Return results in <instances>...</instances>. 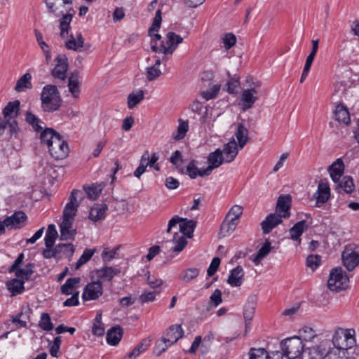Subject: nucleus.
Listing matches in <instances>:
<instances>
[{
    "label": "nucleus",
    "instance_id": "e433bc0d",
    "mask_svg": "<svg viewBox=\"0 0 359 359\" xmlns=\"http://www.w3.org/2000/svg\"><path fill=\"white\" fill-rule=\"evenodd\" d=\"M335 118L339 122L348 125L351 122L349 112L347 108L343 104H338L335 110Z\"/></svg>",
    "mask_w": 359,
    "mask_h": 359
},
{
    "label": "nucleus",
    "instance_id": "338daca9",
    "mask_svg": "<svg viewBox=\"0 0 359 359\" xmlns=\"http://www.w3.org/2000/svg\"><path fill=\"white\" fill-rule=\"evenodd\" d=\"M221 260L219 257H214L207 270V275L208 277L212 276L218 270Z\"/></svg>",
    "mask_w": 359,
    "mask_h": 359
},
{
    "label": "nucleus",
    "instance_id": "680f3d73",
    "mask_svg": "<svg viewBox=\"0 0 359 359\" xmlns=\"http://www.w3.org/2000/svg\"><path fill=\"white\" fill-rule=\"evenodd\" d=\"M321 257L317 255H311L306 258V266L314 271L320 263Z\"/></svg>",
    "mask_w": 359,
    "mask_h": 359
},
{
    "label": "nucleus",
    "instance_id": "052dcab7",
    "mask_svg": "<svg viewBox=\"0 0 359 359\" xmlns=\"http://www.w3.org/2000/svg\"><path fill=\"white\" fill-rule=\"evenodd\" d=\"M200 271L196 268H189L184 271V276L182 277V279L189 283L191 280L196 278L199 275Z\"/></svg>",
    "mask_w": 359,
    "mask_h": 359
},
{
    "label": "nucleus",
    "instance_id": "1a4fd4ad",
    "mask_svg": "<svg viewBox=\"0 0 359 359\" xmlns=\"http://www.w3.org/2000/svg\"><path fill=\"white\" fill-rule=\"evenodd\" d=\"M103 294L102 283L98 280L88 283L84 287L82 294L83 301L96 300Z\"/></svg>",
    "mask_w": 359,
    "mask_h": 359
},
{
    "label": "nucleus",
    "instance_id": "9b49d317",
    "mask_svg": "<svg viewBox=\"0 0 359 359\" xmlns=\"http://www.w3.org/2000/svg\"><path fill=\"white\" fill-rule=\"evenodd\" d=\"M182 41V37L175 32H170L166 34V46L162 43L160 46V52L164 54H172Z\"/></svg>",
    "mask_w": 359,
    "mask_h": 359
},
{
    "label": "nucleus",
    "instance_id": "3c124183",
    "mask_svg": "<svg viewBox=\"0 0 359 359\" xmlns=\"http://www.w3.org/2000/svg\"><path fill=\"white\" fill-rule=\"evenodd\" d=\"M189 130V123L187 121L179 120V126L177 127V134L173 135L175 140H182Z\"/></svg>",
    "mask_w": 359,
    "mask_h": 359
},
{
    "label": "nucleus",
    "instance_id": "4c0bfd02",
    "mask_svg": "<svg viewBox=\"0 0 359 359\" xmlns=\"http://www.w3.org/2000/svg\"><path fill=\"white\" fill-rule=\"evenodd\" d=\"M150 346V341L147 339L142 340L140 344H138L132 351L128 353L123 359H135L141 353L146 351L148 347Z\"/></svg>",
    "mask_w": 359,
    "mask_h": 359
},
{
    "label": "nucleus",
    "instance_id": "39448f33",
    "mask_svg": "<svg viewBox=\"0 0 359 359\" xmlns=\"http://www.w3.org/2000/svg\"><path fill=\"white\" fill-rule=\"evenodd\" d=\"M331 341L323 339L320 344L304 349L302 359H324L325 355L331 350Z\"/></svg>",
    "mask_w": 359,
    "mask_h": 359
},
{
    "label": "nucleus",
    "instance_id": "7ed1b4c3",
    "mask_svg": "<svg viewBox=\"0 0 359 359\" xmlns=\"http://www.w3.org/2000/svg\"><path fill=\"white\" fill-rule=\"evenodd\" d=\"M281 349L288 359H295L304 352L302 340L299 337H293L283 340Z\"/></svg>",
    "mask_w": 359,
    "mask_h": 359
},
{
    "label": "nucleus",
    "instance_id": "ddd939ff",
    "mask_svg": "<svg viewBox=\"0 0 359 359\" xmlns=\"http://www.w3.org/2000/svg\"><path fill=\"white\" fill-rule=\"evenodd\" d=\"M27 215L22 211L14 212L11 216L4 219V224L7 228L19 229L22 226L27 220Z\"/></svg>",
    "mask_w": 359,
    "mask_h": 359
},
{
    "label": "nucleus",
    "instance_id": "de8ad7c7",
    "mask_svg": "<svg viewBox=\"0 0 359 359\" xmlns=\"http://www.w3.org/2000/svg\"><path fill=\"white\" fill-rule=\"evenodd\" d=\"M104 185L102 184H92L89 187H83L85 193L90 200H95L98 198L103 189Z\"/></svg>",
    "mask_w": 359,
    "mask_h": 359
},
{
    "label": "nucleus",
    "instance_id": "58836bf2",
    "mask_svg": "<svg viewBox=\"0 0 359 359\" xmlns=\"http://www.w3.org/2000/svg\"><path fill=\"white\" fill-rule=\"evenodd\" d=\"M58 133L51 128H46L40 134V140L41 144H46L47 147L52 146L53 140Z\"/></svg>",
    "mask_w": 359,
    "mask_h": 359
},
{
    "label": "nucleus",
    "instance_id": "864d4df0",
    "mask_svg": "<svg viewBox=\"0 0 359 359\" xmlns=\"http://www.w3.org/2000/svg\"><path fill=\"white\" fill-rule=\"evenodd\" d=\"M6 129H8V133L11 137L16 138L20 131V128L16 119L4 121Z\"/></svg>",
    "mask_w": 359,
    "mask_h": 359
},
{
    "label": "nucleus",
    "instance_id": "0eeeda50",
    "mask_svg": "<svg viewBox=\"0 0 359 359\" xmlns=\"http://www.w3.org/2000/svg\"><path fill=\"white\" fill-rule=\"evenodd\" d=\"M261 86L260 82L257 81L252 83L250 85V88L245 89L241 93V105L243 111H246L252 107L255 102L258 100L257 88Z\"/></svg>",
    "mask_w": 359,
    "mask_h": 359
},
{
    "label": "nucleus",
    "instance_id": "72a5a7b5",
    "mask_svg": "<svg viewBox=\"0 0 359 359\" xmlns=\"http://www.w3.org/2000/svg\"><path fill=\"white\" fill-rule=\"evenodd\" d=\"M80 82L79 81L78 72L72 73L69 77L68 87L72 96L75 98L79 97L80 93L79 89Z\"/></svg>",
    "mask_w": 359,
    "mask_h": 359
},
{
    "label": "nucleus",
    "instance_id": "4d7b16f0",
    "mask_svg": "<svg viewBox=\"0 0 359 359\" xmlns=\"http://www.w3.org/2000/svg\"><path fill=\"white\" fill-rule=\"evenodd\" d=\"M39 325L45 331H50L53 330V325L51 323L50 317L48 313H43L41 314Z\"/></svg>",
    "mask_w": 359,
    "mask_h": 359
},
{
    "label": "nucleus",
    "instance_id": "5fc2aeb1",
    "mask_svg": "<svg viewBox=\"0 0 359 359\" xmlns=\"http://www.w3.org/2000/svg\"><path fill=\"white\" fill-rule=\"evenodd\" d=\"M95 252V249H85L82 255L76 263V269H79L82 265L88 262L91 259Z\"/></svg>",
    "mask_w": 359,
    "mask_h": 359
},
{
    "label": "nucleus",
    "instance_id": "7c9ffc66",
    "mask_svg": "<svg viewBox=\"0 0 359 359\" xmlns=\"http://www.w3.org/2000/svg\"><path fill=\"white\" fill-rule=\"evenodd\" d=\"M25 121L30 125L34 131L41 132L43 131L44 122L39 119L36 115L32 114L31 111H27L25 114Z\"/></svg>",
    "mask_w": 359,
    "mask_h": 359
},
{
    "label": "nucleus",
    "instance_id": "dca6fc26",
    "mask_svg": "<svg viewBox=\"0 0 359 359\" xmlns=\"http://www.w3.org/2000/svg\"><path fill=\"white\" fill-rule=\"evenodd\" d=\"M184 331L180 325H173L164 332L163 337L170 344L176 343L183 337Z\"/></svg>",
    "mask_w": 359,
    "mask_h": 359
},
{
    "label": "nucleus",
    "instance_id": "f3484780",
    "mask_svg": "<svg viewBox=\"0 0 359 359\" xmlns=\"http://www.w3.org/2000/svg\"><path fill=\"white\" fill-rule=\"evenodd\" d=\"M291 196L290 195L280 196L278 197L276 208V213L281 215L283 218L289 217L290 213Z\"/></svg>",
    "mask_w": 359,
    "mask_h": 359
},
{
    "label": "nucleus",
    "instance_id": "603ef678",
    "mask_svg": "<svg viewBox=\"0 0 359 359\" xmlns=\"http://www.w3.org/2000/svg\"><path fill=\"white\" fill-rule=\"evenodd\" d=\"M171 345L163 337L157 340L154 348V353L159 356L164 353Z\"/></svg>",
    "mask_w": 359,
    "mask_h": 359
},
{
    "label": "nucleus",
    "instance_id": "8fccbe9b",
    "mask_svg": "<svg viewBox=\"0 0 359 359\" xmlns=\"http://www.w3.org/2000/svg\"><path fill=\"white\" fill-rule=\"evenodd\" d=\"M144 99V92L140 90L136 93H130L127 98L128 107L129 109L134 108Z\"/></svg>",
    "mask_w": 359,
    "mask_h": 359
},
{
    "label": "nucleus",
    "instance_id": "6ab92c4d",
    "mask_svg": "<svg viewBox=\"0 0 359 359\" xmlns=\"http://www.w3.org/2000/svg\"><path fill=\"white\" fill-rule=\"evenodd\" d=\"M333 182L337 183L343 177L344 172V163L341 158H337L327 168Z\"/></svg>",
    "mask_w": 359,
    "mask_h": 359
},
{
    "label": "nucleus",
    "instance_id": "bb28decb",
    "mask_svg": "<svg viewBox=\"0 0 359 359\" xmlns=\"http://www.w3.org/2000/svg\"><path fill=\"white\" fill-rule=\"evenodd\" d=\"M243 268L241 266H238L231 271L227 283L233 287H238L243 283Z\"/></svg>",
    "mask_w": 359,
    "mask_h": 359
},
{
    "label": "nucleus",
    "instance_id": "a18cd8bd",
    "mask_svg": "<svg viewBox=\"0 0 359 359\" xmlns=\"http://www.w3.org/2000/svg\"><path fill=\"white\" fill-rule=\"evenodd\" d=\"M272 249L271 244L269 240H266L262 247L259 250L257 254L252 259L253 262L258 265L261 260L266 257Z\"/></svg>",
    "mask_w": 359,
    "mask_h": 359
},
{
    "label": "nucleus",
    "instance_id": "412c9836",
    "mask_svg": "<svg viewBox=\"0 0 359 359\" xmlns=\"http://www.w3.org/2000/svg\"><path fill=\"white\" fill-rule=\"evenodd\" d=\"M337 183V185L336 187V191L339 194H341L342 192L351 194L355 191V184L351 176L346 175L341 177V179H340Z\"/></svg>",
    "mask_w": 359,
    "mask_h": 359
},
{
    "label": "nucleus",
    "instance_id": "09e8293b",
    "mask_svg": "<svg viewBox=\"0 0 359 359\" xmlns=\"http://www.w3.org/2000/svg\"><path fill=\"white\" fill-rule=\"evenodd\" d=\"M65 247L64 245H57L55 248L49 247L42 251V255L45 259L61 257L60 248Z\"/></svg>",
    "mask_w": 359,
    "mask_h": 359
},
{
    "label": "nucleus",
    "instance_id": "c03bdc74",
    "mask_svg": "<svg viewBox=\"0 0 359 359\" xmlns=\"http://www.w3.org/2000/svg\"><path fill=\"white\" fill-rule=\"evenodd\" d=\"M57 236L55 226L54 224H49L44 238L46 247H54L55 241Z\"/></svg>",
    "mask_w": 359,
    "mask_h": 359
},
{
    "label": "nucleus",
    "instance_id": "6e6552de",
    "mask_svg": "<svg viewBox=\"0 0 359 359\" xmlns=\"http://www.w3.org/2000/svg\"><path fill=\"white\" fill-rule=\"evenodd\" d=\"M52 146H49V152L52 157L55 159H62L67 156L69 147L67 143L62 140L61 135L58 133L53 140Z\"/></svg>",
    "mask_w": 359,
    "mask_h": 359
},
{
    "label": "nucleus",
    "instance_id": "9d476101",
    "mask_svg": "<svg viewBox=\"0 0 359 359\" xmlns=\"http://www.w3.org/2000/svg\"><path fill=\"white\" fill-rule=\"evenodd\" d=\"M344 266L349 271H353L359 264V253L351 245L346 246L341 254Z\"/></svg>",
    "mask_w": 359,
    "mask_h": 359
},
{
    "label": "nucleus",
    "instance_id": "774afa93",
    "mask_svg": "<svg viewBox=\"0 0 359 359\" xmlns=\"http://www.w3.org/2000/svg\"><path fill=\"white\" fill-rule=\"evenodd\" d=\"M161 74V72L156 67H150L147 69V79L148 81H151Z\"/></svg>",
    "mask_w": 359,
    "mask_h": 359
},
{
    "label": "nucleus",
    "instance_id": "37998d69",
    "mask_svg": "<svg viewBox=\"0 0 359 359\" xmlns=\"http://www.w3.org/2000/svg\"><path fill=\"white\" fill-rule=\"evenodd\" d=\"M344 330L342 329H339L337 330L333 336L332 344L337 348V351L340 352V350H346L348 348V344L344 345V337H343Z\"/></svg>",
    "mask_w": 359,
    "mask_h": 359
},
{
    "label": "nucleus",
    "instance_id": "cd10ccee",
    "mask_svg": "<svg viewBox=\"0 0 359 359\" xmlns=\"http://www.w3.org/2000/svg\"><path fill=\"white\" fill-rule=\"evenodd\" d=\"M309 227V225L306 223V221L302 220L297 222L290 229V238L292 241H299L301 242L300 236L302 235L304 231L306 230Z\"/></svg>",
    "mask_w": 359,
    "mask_h": 359
},
{
    "label": "nucleus",
    "instance_id": "4be33fe9",
    "mask_svg": "<svg viewBox=\"0 0 359 359\" xmlns=\"http://www.w3.org/2000/svg\"><path fill=\"white\" fill-rule=\"evenodd\" d=\"M123 334V330L121 326H114L107 332V341L110 345L116 346L121 340Z\"/></svg>",
    "mask_w": 359,
    "mask_h": 359
},
{
    "label": "nucleus",
    "instance_id": "6e6d98bb",
    "mask_svg": "<svg viewBox=\"0 0 359 359\" xmlns=\"http://www.w3.org/2000/svg\"><path fill=\"white\" fill-rule=\"evenodd\" d=\"M249 359H267V351L264 348H251L249 351Z\"/></svg>",
    "mask_w": 359,
    "mask_h": 359
},
{
    "label": "nucleus",
    "instance_id": "f257e3e1",
    "mask_svg": "<svg viewBox=\"0 0 359 359\" xmlns=\"http://www.w3.org/2000/svg\"><path fill=\"white\" fill-rule=\"evenodd\" d=\"M41 108L45 112L57 111L62 104V99L57 87L54 85H46L41 94Z\"/></svg>",
    "mask_w": 359,
    "mask_h": 359
},
{
    "label": "nucleus",
    "instance_id": "2eb2a0df",
    "mask_svg": "<svg viewBox=\"0 0 359 359\" xmlns=\"http://www.w3.org/2000/svg\"><path fill=\"white\" fill-rule=\"evenodd\" d=\"M55 60L57 63L52 71V75L55 78L64 80L66 78V72L68 69L67 59L65 55H58Z\"/></svg>",
    "mask_w": 359,
    "mask_h": 359
},
{
    "label": "nucleus",
    "instance_id": "bf43d9fd",
    "mask_svg": "<svg viewBox=\"0 0 359 359\" xmlns=\"http://www.w3.org/2000/svg\"><path fill=\"white\" fill-rule=\"evenodd\" d=\"M242 213L243 208L240 205H235L230 209L226 217L227 219L231 218L234 221H238Z\"/></svg>",
    "mask_w": 359,
    "mask_h": 359
},
{
    "label": "nucleus",
    "instance_id": "a19ab883",
    "mask_svg": "<svg viewBox=\"0 0 359 359\" xmlns=\"http://www.w3.org/2000/svg\"><path fill=\"white\" fill-rule=\"evenodd\" d=\"M84 39L81 33H78L76 36L70 35V39L66 41L65 46L69 50H77L83 46Z\"/></svg>",
    "mask_w": 359,
    "mask_h": 359
},
{
    "label": "nucleus",
    "instance_id": "69168bd1",
    "mask_svg": "<svg viewBox=\"0 0 359 359\" xmlns=\"http://www.w3.org/2000/svg\"><path fill=\"white\" fill-rule=\"evenodd\" d=\"M219 89H220L219 86L215 85L210 90L202 92L201 95L206 100L213 99L217 95V94L219 91Z\"/></svg>",
    "mask_w": 359,
    "mask_h": 359
},
{
    "label": "nucleus",
    "instance_id": "a878e982",
    "mask_svg": "<svg viewBox=\"0 0 359 359\" xmlns=\"http://www.w3.org/2000/svg\"><path fill=\"white\" fill-rule=\"evenodd\" d=\"M121 272L120 269L111 266H104L95 270L96 276L100 279L111 281L113 278Z\"/></svg>",
    "mask_w": 359,
    "mask_h": 359
},
{
    "label": "nucleus",
    "instance_id": "13d9d810",
    "mask_svg": "<svg viewBox=\"0 0 359 359\" xmlns=\"http://www.w3.org/2000/svg\"><path fill=\"white\" fill-rule=\"evenodd\" d=\"M222 293L220 290L216 289L212 295L210 297V302L209 304H212L215 307H217L222 302ZM211 306L209 305L207 308V310L209 311Z\"/></svg>",
    "mask_w": 359,
    "mask_h": 359
},
{
    "label": "nucleus",
    "instance_id": "c85d7f7f",
    "mask_svg": "<svg viewBox=\"0 0 359 359\" xmlns=\"http://www.w3.org/2000/svg\"><path fill=\"white\" fill-rule=\"evenodd\" d=\"M225 159L222 155V151L220 149H217L215 151L211 152L208 157V165L213 169L219 168Z\"/></svg>",
    "mask_w": 359,
    "mask_h": 359
},
{
    "label": "nucleus",
    "instance_id": "e2e57ef3",
    "mask_svg": "<svg viewBox=\"0 0 359 359\" xmlns=\"http://www.w3.org/2000/svg\"><path fill=\"white\" fill-rule=\"evenodd\" d=\"M300 332L305 341H311L314 339L318 337V336L315 333V331L309 327H303Z\"/></svg>",
    "mask_w": 359,
    "mask_h": 359
},
{
    "label": "nucleus",
    "instance_id": "a211bd4d",
    "mask_svg": "<svg viewBox=\"0 0 359 359\" xmlns=\"http://www.w3.org/2000/svg\"><path fill=\"white\" fill-rule=\"evenodd\" d=\"M20 102L18 100L9 102L4 108L2 114L4 121L16 119L19 115Z\"/></svg>",
    "mask_w": 359,
    "mask_h": 359
},
{
    "label": "nucleus",
    "instance_id": "473e14b6",
    "mask_svg": "<svg viewBox=\"0 0 359 359\" xmlns=\"http://www.w3.org/2000/svg\"><path fill=\"white\" fill-rule=\"evenodd\" d=\"M24 280L13 278L10 281H8L6 283V286L8 290L11 292L12 296H16L18 294H22L25 290L24 287Z\"/></svg>",
    "mask_w": 359,
    "mask_h": 359
},
{
    "label": "nucleus",
    "instance_id": "49530a36",
    "mask_svg": "<svg viewBox=\"0 0 359 359\" xmlns=\"http://www.w3.org/2000/svg\"><path fill=\"white\" fill-rule=\"evenodd\" d=\"M238 223V221H234L231 218L227 219L226 217L220 226L221 233H223V236L231 233L236 229Z\"/></svg>",
    "mask_w": 359,
    "mask_h": 359
},
{
    "label": "nucleus",
    "instance_id": "c756f323",
    "mask_svg": "<svg viewBox=\"0 0 359 359\" xmlns=\"http://www.w3.org/2000/svg\"><path fill=\"white\" fill-rule=\"evenodd\" d=\"M25 121L30 125L34 131L41 132L43 131L44 122L39 119L36 115L32 114L31 111H27L25 114Z\"/></svg>",
    "mask_w": 359,
    "mask_h": 359
},
{
    "label": "nucleus",
    "instance_id": "20e7f679",
    "mask_svg": "<svg viewBox=\"0 0 359 359\" xmlns=\"http://www.w3.org/2000/svg\"><path fill=\"white\" fill-rule=\"evenodd\" d=\"M84 193L82 191L73 189L69 198L67 203L63 210L62 222H68L74 223V218L76 215L77 208L79 205L78 198H83Z\"/></svg>",
    "mask_w": 359,
    "mask_h": 359
},
{
    "label": "nucleus",
    "instance_id": "2f4dec72",
    "mask_svg": "<svg viewBox=\"0 0 359 359\" xmlns=\"http://www.w3.org/2000/svg\"><path fill=\"white\" fill-rule=\"evenodd\" d=\"M255 307L256 304L253 300H248L244 306L243 316L245 321L246 330L250 327V321L254 317Z\"/></svg>",
    "mask_w": 359,
    "mask_h": 359
},
{
    "label": "nucleus",
    "instance_id": "f704fd0d",
    "mask_svg": "<svg viewBox=\"0 0 359 359\" xmlns=\"http://www.w3.org/2000/svg\"><path fill=\"white\" fill-rule=\"evenodd\" d=\"M235 135L238 140L239 147L243 149L248 141V130L242 123L238 124Z\"/></svg>",
    "mask_w": 359,
    "mask_h": 359
},
{
    "label": "nucleus",
    "instance_id": "0e129e2a",
    "mask_svg": "<svg viewBox=\"0 0 359 359\" xmlns=\"http://www.w3.org/2000/svg\"><path fill=\"white\" fill-rule=\"evenodd\" d=\"M222 41L226 50L230 49L236 43V36L232 33L226 34L222 38Z\"/></svg>",
    "mask_w": 359,
    "mask_h": 359
},
{
    "label": "nucleus",
    "instance_id": "79ce46f5",
    "mask_svg": "<svg viewBox=\"0 0 359 359\" xmlns=\"http://www.w3.org/2000/svg\"><path fill=\"white\" fill-rule=\"evenodd\" d=\"M35 264L34 263H29L25 265L24 269H18L15 271V274L17 278H20V280H29L31 278V276L34 273L33 269L34 268Z\"/></svg>",
    "mask_w": 359,
    "mask_h": 359
},
{
    "label": "nucleus",
    "instance_id": "f03ea898",
    "mask_svg": "<svg viewBox=\"0 0 359 359\" xmlns=\"http://www.w3.org/2000/svg\"><path fill=\"white\" fill-rule=\"evenodd\" d=\"M349 278L341 267H336L330 271L327 287L332 291H341L348 287Z\"/></svg>",
    "mask_w": 359,
    "mask_h": 359
},
{
    "label": "nucleus",
    "instance_id": "423d86ee",
    "mask_svg": "<svg viewBox=\"0 0 359 359\" xmlns=\"http://www.w3.org/2000/svg\"><path fill=\"white\" fill-rule=\"evenodd\" d=\"M179 224L180 231L182 232L184 236L188 238H191L194 231L196 227V222L194 220H188L187 219H183L177 215H175L168 222V226L167 232L169 233L172 227L175 226L177 224Z\"/></svg>",
    "mask_w": 359,
    "mask_h": 359
},
{
    "label": "nucleus",
    "instance_id": "c9c22d12",
    "mask_svg": "<svg viewBox=\"0 0 359 359\" xmlns=\"http://www.w3.org/2000/svg\"><path fill=\"white\" fill-rule=\"evenodd\" d=\"M81 282L80 277H74L68 278L65 284L61 286L60 290L62 294L69 295L73 294V290L79 286Z\"/></svg>",
    "mask_w": 359,
    "mask_h": 359
},
{
    "label": "nucleus",
    "instance_id": "4468645a",
    "mask_svg": "<svg viewBox=\"0 0 359 359\" xmlns=\"http://www.w3.org/2000/svg\"><path fill=\"white\" fill-rule=\"evenodd\" d=\"M330 196V189L327 182L320 180L318 189L313 197L316 199V205L319 206L320 204L325 203Z\"/></svg>",
    "mask_w": 359,
    "mask_h": 359
},
{
    "label": "nucleus",
    "instance_id": "393cba45",
    "mask_svg": "<svg viewBox=\"0 0 359 359\" xmlns=\"http://www.w3.org/2000/svg\"><path fill=\"white\" fill-rule=\"evenodd\" d=\"M108 208L106 204H96L91 208L89 213V219L96 222L102 220L106 217V212Z\"/></svg>",
    "mask_w": 359,
    "mask_h": 359
},
{
    "label": "nucleus",
    "instance_id": "b1692460",
    "mask_svg": "<svg viewBox=\"0 0 359 359\" xmlns=\"http://www.w3.org/2000/svg\"><path fill=\"white\" fill-rule=\"evenodd\" d=\"M161 14V11L160 9L157 10L153 19L152 24L149 29V34L154 40H155V41H159L161 39V36L159 34L155 33L158 32L161 27L162 22Z\"/></svg>",
    "mask_w": 359,
    "mask_h": 359
},
{
    "label": "nucleus",
    "instance_id": "ea45409f",
    "mask_svg": "<svg viewBox=\"0 0 359 359\" xmlns=\"http://www.w3.org/2000/svg\"><path fill=\"white\" fill-rule=\"evenodd\" d=\"M31 79L32 75L30 73H25L18 80L15 90L17 92H21L25 89H31L32 88Z\"/></svg>",
    "mask_w": 359,
    "mask_h": 359
},
{
    "label": "nucleus",
    "instance_id": "5701e85b",
    "mask_svg": "<svg viewBox=\"0 0 359 359\" xmlns=\"http://www.w3.org/2000/svg\"><path fill=\"white\" fill-rule=\"evenodd\" d=\"M73 223L68 222H62L60 224V240L67 241L74 240L76 234V229L72 227Z\"/></svg>",
    "mask_w": 359,
    "mask_h": 359
},
{
    "label": "nucleus",
    "instance_id": "aec40b11",
    "mask_svg": "<svg viewBox=\"0 0 359 359\" xmlns=\"http://www.w3.org/2000/svg\"><path fill=\"white\" fill-rule=\"evenodd\" d=\"M238 147L239 146L233 138L224 145L222 151L226 163H231L235 159L238 152Z\"/></svg>",
    "mask_w": 359,
    "mask_h": 359
},
{
    "label": "nucleus",
    "instance_id": "f8f14e48",
    "mask_svg": "<svg viewBox=\"0 0 359 359\" xmlns=\"http://www.w3.org/2000/svg\"><path fill=\"white\" fill-rule=\"evenodd\" d=\"M283 217L277 213L269 214L264 220L261 222L264 234L269 233L274 228L283 222Z\"/></svg>",
    "mask_w": 359,
    "mask_h": 359
}]
</instances>
